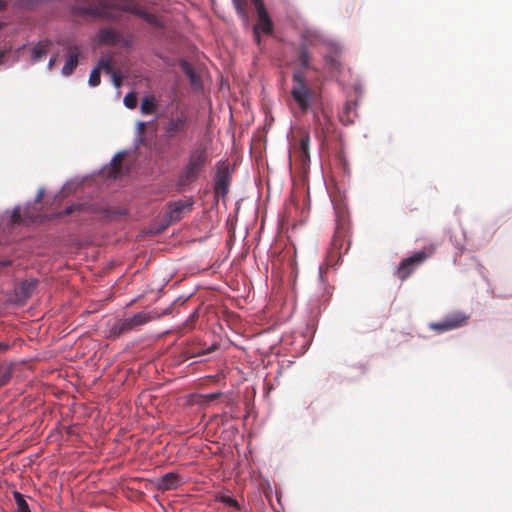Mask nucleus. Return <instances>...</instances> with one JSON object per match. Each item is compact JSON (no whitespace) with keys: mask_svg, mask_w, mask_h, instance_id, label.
<instances>
[{"mask_svg":"<svg viewBox=\"0 0 512 512\" xmlns=\"http://www.w3.org/2000/svg\"><path fill=\"white\" fill-rule=\"evenodd\" d=\"M208 150L203 145L194 147L188 155L183 172L176 182L177 190H185L191 183L196 182L208 163Z\"/></svg>","mask_w":512,"mask_h":512,"instance_id":"f257e3e1","label":"nucleus"},{"mask_svg":"<svg viewBox=\"0 0 512 512\" xmlns=\"http://www.w3.org/2000/svg\"><path fill=\"white\" fill-rule=\"evenodd\" d=\"M291 97L302 112L311 109L315 100V93L308 86L305 74L302 70L297 69L292 73Z\"/></svg>","mask_w":512,"mask_h":512,"instance_id":"f03ea898","label":"nucleus"},{"mask_svg":"<svg viewBox=\"0 0 512 512\" xmlns=\"http://www.w3.org/2000/svg\"><path fill=\"white\" fill-rule=\"evenodd\" d=\"M114 3L115 9L132 14L141 18L146 23L153 25L158 28H162L164 25L162 21L155 15L147 12L143 7H141L137 0H115Z\"/></svg>","mask_w":512,"mask_h":512,"instance_id":"7ed1b4c3","label":"nucleus"},{"mask_svg":"<svg viewBox=\"0 0 512 512\" xmlns=\"http://www.w3.org/2000/svg\"><path fill=\"white\" fill-rule=\"evenodd\" d=\"M468 319L469 315L465 312L454 310L445 314L441 320L429 323L428 327L437 333H443L462 327Z\"/></svg>","mask_w":512,"mask_h":512,"instance_id":"20e7f679","label":"nucleus"},{"mask_svg":"<svg viewBox=\"0 0 512 512\" xmlns=\"http://www.w3.org/2000/svg\"><path fill=\"white\" fill-rule=\"evenodd\" d=\"M189 123V116L185 112H180L176 116H169L164 124L163 139L171 141L175 138H183Z\"/></svg>","mask_w":512,"mask_h":512,"instance_id":"39448f33","label":"nucleus"},{"mask_svg":"<svg viewBox=\"0 0 512 512\" xmlns=\"http://www.w3.org/2000/svg\"><path fill=\"white\" fill-rule=\"evenodd\" d=\"M231 182V170L223 162L216 163V173L214 177V193L215 197L225 198L229 192Z\"/></svg>","mask_w":512,"mask_h":512,"instance_id":"423d86ee","label":"nucleus"},{"mask_svg":"<svg viewBox=\"0 0 512 512\" xmlns=\"http://www.w3.org/2000/svg\"><path fill=\"white\" fill-rule=\"evenodd\" d=\"M426 258V252H414L412 255L401 260L396 267L395 275L402 281L406 280Z\"/></svg>","mask_w":512,"mask_h":512,"instance_id":"0eeeda50","label":"nucleus"},{"mask_svg":"<svg viewBox=\"0 0 512 512\" xmlns=\"http://www.w3.org/2000/svg\"><path fill=\"white\" fill-rule=\"evenodd\" d=\"M328 52L323 56L325 68L331 73H339L341 70L342 45L333 40H327Z\"/></svg>","mask_w":512,"mask_h":512,"instance_id":"6e6552de","label":"nucleus"},{"mask_svg":"<svg viewBox=\"0 0 512 512\" xmlns=\"http://www.w3.org/2000/svg\"><path fill=\"white\" fill-rule=\"evenodd\" d=\"M135 330V327L130 322L128 317L108 321L106 323V337L110 339H117L122 334Z\"/></svg>","mask_w":512,"mask_h":512,"instance_id":"1a4fd4ad","label":"nucleus"},{"mask_svg":"<svg viewBox=\"0 0 512 512\" xmlns=\"http://www.w3.org/2000/svg\"><path fill=\"white\" fill-rule=\"evenodd\" d=\"M154 484L158 490L169 491L182 486L184 484V479L179 473L170 471L158 477Z\"/></svg>","mask_w":512,"mask_h":512,"instance_id":"9d476101","label":"nucleus"},{"mask_svg":"<svg viewBox=\"0 0 512 512\" xmlns=\"http://www.w3.org/2000/svg\"><path fill=\"white\" fill-rule=\"evenodd\" d=\"M192 207V199L188 201L177 200L169 203L163 214L168 218V222L174 223L182 219L183 213L185 211H190Z\"/></svg>","mask_w":512,"mask_h":512,"instance_id":"9b49d317","label":"nucleus"},{"mask_svg":"<svg viewBox=\"0 0 512 512\" xmlns=\"http://www.w3.org/2000/svg\"><path fill=\"white\" fill-rule=\"evenodd\" d=\"M80 50L78 46H74L73 50L66 54V60L61 68V74L64 77L71 76L79 64Z\"/></svg>","mask_w":512,"mask_h":512,"instance_id":"f8f14e48","label":"nucleus"},{"mask_svg":"<svg viewBox=\"0 0 512 512\" xmlns=\"http://www.w3.org/2000/svg\"><path fill=\"white\" fill-rule=\"evenodd\" d=\"M121 39V34L111 27H102L97 32V41L99 45H116Z\"/></svg>","mask_w":512,"mask_h":512,"instance_id":"ddd939ff","label":"nucleus"},{"mask_svg":"<svg viewBox=\"0 0 512 512\" xmlns=\"http://www.w3.org/2000/svg\"><path fill=\"white\" fill-rule=\"evenodd\" d=\"M179 67L188 78L192 87H199L201 85L200 77L189 61L181 58L179 60Z\"/></svg>","mask_w":512,"mask_h":512,"instance_id":"4468645a","label":"nucleus"},{"mask_svg":"<svg viewBox=\"0 0 512 512\" xmlns=\"http://www.w3.org/2000/svg\"><path fill=\"white\" fill-rule=\"evenodd\" d=\"M450 242L459 253L465 250L466 233L465 230L459 225L457 228L450 230Z\"/></svg>","mask_w":512,"mask_h":512,"instance_id":"2eb2a0df","label":"nucleus"},{"mask_svg":"<svg viewBox=\"0 0 512 512\" xmlns=\"http://www.w3.org/2000/svg\"><path fill=\"white\" fill-rule=\"evenodd\" d=\"M37 284L38 280L36 278L22 280L17 293L20 301L27 300L36 289Z\"/></svg>","mask_w":512,"mask_h":512,"instance_id":"dca6fc26","label":"nucleus"},{"mask_svg":"<svg viewBox=\"0 0 512 512\" xmlns=\"http://www.w3.org/2000/svg\"><path fill=\"white\" fill-rule=\"evenodd\" d=\"M45 188L44 187H41L39 188V190L37 191V194L36 196L32 199V200H29L25 203L24 205V208H23V216L24 218L26 219H30V220H33L35 218V208H34V205L36 203H38L44 196L45 194Z\"/></svg>","mask_w":512,"mask_h":512,"instance_id":"f3484780","label":"nucleus"},{"mask_svg":"<svg viewBox=\"0 0 512 512\" xmlns=\"http://www.w3.org/2000/svg\"><path fill=\"white\" fill-rule=\"evenodd\" d=\"M96 8V17L114 22L119 21L120 16L115 11H113V9H115L114 4L102 3L99 7Z\"/></svg>","mask_w":512,"mask_h":512,"instance_id":"a211bd4d","label":"nucleus"},{"mask_svg":"<svg viewBox=\"0 0 512 512\" xmlns=\"http://www.w3.org/2000/svg\"><path fill=\"white\" fill-rule=\"evenodd\" d=\"M52 2L53 0H15L14 5L21 10L36 11Z\"/></svg>","mask_w":512,"mask_h":512,"instance_id":"6ab92c4d","label":"nucleus"},{"mask_svg":"<svg viewBox=\"0 0 512 512\" xmlns=\"http://www.w3.org/2000/svg\"><path fill=\"white\" fill-rule=\"evenodd\" d=\"M51 44L50 40L39 41L35 44L31 50V60L32 62L39 61L43 56H45L48 52L49 45Z\"/></svg>","mask_w":512,"mask_h":512,"instance_id":"aec40b11","label":"nucleus"},{"mask_svg":"<svg viewBox=\"0 0 512 512\" xmlns=\"http://www.w3.org/2000/svg\"><path fill=\"white\" fill-rule=\"evenodd\" d=\"M218 348H219V344L217 342H214L205 349H201L198 351L186 350V351L182 352V357L185 360H188L190 358L202 357V356H205L209 353L216 351Z\"/></svg>","mask_w":512,"mask_h":512,"instance_id":"412c9836","label":"nucleus"},{"mask_svg":"<svg viewBox=\"0 0 512 512\" xmlns=\"http://www.w3.org/2000/svg\"><path fill=\"white\" fill-rule=\"evenodd\" d=\"M215 500L229 508H232L235 510H240V504L238 503L236 498L228 493H225V492L216 493Z\"/></svg>","mask_w":512,"mask_h":512,"instance_id":"4be33fe9","label":"nucleus"},{"mask_svg":"<svg viewBox=\"0 0 512 512\" xmlns=\"http://www.w3.org/2000/svg\"><path fill=\"white\" fill-rule=\"evenodd\" d=\"M130 319V322L133 324L135 329H137L140 326H143L154 319V316L149 312H138L134 315L128 317Z\"/></svg>","mask_w":512,"mask_h":512,"instance_id":"5701e85b","label":"nucleus"},{"mask_svg":"<svg viewBox=\"0 0 512 512\" xmlns=\"http://www.w3.org/2000/svg\"><path fill=\"white\" fill-rule=\"evenodd\" d=\"M96 7L84 6V5H73L70 8V13L73 16H89L96 17Z\"/></svg>","mask_w":512,"mask_h":512,"instance_id":"b1692460","label":"nucleus"},{"mask_svg":"<svg viewBox=\"0 0 512 512\" xmlns=\"http://www.w3.org/2000/svg\"><path fill=\"white\" fill-rule=\"evenodd\" d=\"M156 110V101L153 96H144L141 100L140 111L144 115L154 113Z\"/></svg>","mask_w":512,"mask_h":512,"instance_id":"393cba45","label":"nucleus"},{"mask_svg":"<svg viewBox=\"0 0 512 512\" xmlns=\"http://www.w3.org/2000/svg\"><path fill=\"white\" fill-rule=\"evenodd\" d=\"M13 498L16 504V512H32L25 496L19 491H13Z\"/></svg>","mask_w":512,"mask_h":512,"instance_id":"a878e982","label":"nucleus"},{"mask_svg":"<svg viewBox=\"0 0 512 512\" xmlns=\"http://www.w3.org/2000/svg\"><path fill=\"white\" fill-rule=\"evenodd\" d=\"M298 60L302 68L307 69L310 66V53L306 44H301L299 47Z\"/></svg>","mask_w":512,"mask_h":512,"instance_id":"bb28decb","label":"nucleus"},{"mask_svg":"<svg viewBox=\"0 0 512 512\" xmlns=\"http://www.w3.org/2000/svg\"><path fill=\"white\" fill-rule=\"evenodd\" d=\"M232 4L238 14V16L245 22H248V13L245 9L244 3L242 0H231Z\"/></svg>","mask_w":512,"mask_h":512,"instance_id":"cd10ccee","label":"nucleus"},{"mask_svg":"<svg viewBox=\"0 0 512 512\" xmlns=\"http://www.w3.org/2000/svg\"><path fill=\"white\" fill-rule=\"evenodd\" d=\"M123 104L128 109H134L137 106V94L134 91L126 93L123 98Z\"/></svg>","mask_w":512,"mask_h":512,"instance_id":"c85d7f7f","label":"nucleus"},{"mask_svg":"<svg viewBox=\"0 0 512 512\" xmlns=\"http://www.w3.org/2000/svg\"><path fill=\"white\" fill-rule=\"evenodd\" d=\"M101 82V75L99 71V67H94L90 71L89 78H88V85L90 87H97Z\"/></svg>","mask_w":512,"mask_h":512,"instance_id":"c756f323","label":"nucleus"},{"mask_svg":"<svg viewBox=\"0 0 512 512\" xmlns=\"http://www.w3.org/2000/svg\"><path fill=\"white\" fill-rule=\"evenodd\" d=\"M84 209V205L83 203H72L68 206H66L60 213H59V216H64V215H68V214H71L75 211H83Z\"/></svg>","mask_w":512,"mask_h":512,"instance_id":"7c9ffc66","label":"nucleus"},{"mask_svg":"<svg viewBox=\"0 0 512 512\" xmlns=\"http://www.w3.org/2000/svg\"><path fill=\"white\" fill-rule=\"evenodd\" d=\"M358 106V99L354 101H347L342 110V114H354L356 115V108Z\"/></svg>","mask_w":512,"mask_h":512,"instance_id":"2f4dec72","label":"nucleus"},{"mask_svg":"<svg viewBox=\"0 0 512 512\" xmlns=\"http://www.w3.org/2000/svg\"><path fill=\"white\" fill-rule=\"evenodd\" d=\"M344 242V237L341 235L340 231H336L333 239H332V246L333 249L336 251H340Z\"/></svg>","mask_w":512,"mask_h":512,"instance_id":"473e14b6","label":"nucleus"},{"mask_svg":"<svg viewBox=\"0 0 512 512\" xmlns=\"http://www.w3.org/2000/svg\"><path fill=\"white\" fill-rule=\"evenodd\" d=\"M11 222L14 224H20L22 222L21 206L16 205L11 211Z\"/></svg>","mask_w":512,"mask_h":512,"instance_id":"72a5a7b5","label":"nucleus"},{"mask_svg":"<svg viewBox=\"0 0 512 512\" xmlns=\"http://www.w3.org/2000/svg\"><path fill=\"white\" fill-rule=\"evenodd\" d=\"M171 224H172V222H168V218L163 214L162 217H161L160 222L157 224L155 230L153 231V234L161 233L167 227H169Z\"/></svg>","mask_w":512,"mask_h":512,"instance_id":"f704fd0d","label":"nucleus"},{"mask_svg":"<svg viewBox=\"0 0 512 512\" xmlns=\"http://www.w3.org/2000/svg\"><path fill=\"white\" fill-rule=\"evenodd\" d=\"M95 67H99L100 69H103L105 73L112 72V66L109 59H105L104 57H101Z\"/></svg>","mask_w":512,"mask_h":512,"instance_id":"c9c22d12","label":"nucleus"},{"mask_svg":"<svg viewBox=\"0 0 512 512\" xmlns=\"http://www.w3.org/2000/svg\"><path fill=\"white\" fill-rule=\"evenodd\" d=\"M128 153H129V150H121V151L116 152L107 165L114 166L117 161H119L122 157H124Z\"/></svg>","mask_w":512,"mask_h":512,"instance_id":"e433bc0d","label":"nucleus"},{"mask_svg":"<svg viewBox=\"0 0 512 512\" xmlns=\"http://www.w3.org/2000/svg\"><path fill=\"white\" fill-rule=\"evenodd\" d=\"M111 75L112 83L115 87H119L122 83V75L112 69V72L109 73Z\"/></svg>","mask_w":512,"mask_h":512,"instance_id":"4c0bfd02","label":"nucleus"},{"mask_svg":"<svg viewBox=\"0 0 512 512\" xmlns=\"http://www.w3.org/2000/svg\"><path fill=\"white\" fill-rule=\"evenodd\" d=\"M145 142L144 134L136 133L133 139V150H137L138 147Z\"/></svg>","mask_w":512,"mask_h":512,"instance_id":"58836bf2","label":"nucleus"},{"mask_svg":"<svg viewBox=\"0 0 512 512\" xmlns=\"http://www.w3.org/2000/svg\"><path fill=\"white\" fill-rule=\"evenodd\" d=\"M340 121L342 122L343 125H351L354 123V119L352 117V114H342L340 115Z\"/></svg>","mask_w":512,"mask_h":512,"instance_id":"ea45409f","label":"nucleus"},{"mask_svg":"<svg viewBox=\"0 0 512 512\" xmlns=\"http://www.w3.org/2000/svg\"><path fill=\"white\" fill-rule=\"evenodd\" d=\"M353 90L355 91V93L358 95V97H362L363 93H364V87H363V84L360 82V81H357L353 84Z\"/></svg>","mask_w":512,"mask_h":512,"instance_id":"a19ab883","label":"nucleus"},{"mask_svg":"<svg viewBox=\"0 0 512 512\" xmlns=\"http://www.w3.org/2000/svg\"><path fill=\"white\" fill-rule=\"evenodd\" d=\"M118 43H120V45L124 48H131L133 44L131 39L123 36H121V39H119Z\"/></svg>","mask_w":512,"mask_h":512,"instance_id":"79ce46f5","label":"nucleus"},{"mask_svg":"<svg viewBox=\"0 0 512 512\" xmlns=\"http://www.w3.org/2000/svg\"><path fill=\"white\" fill-rule=\"evenodd\" d=\"M253 30V36H254V42L257 44L258 47L261 48L262 46V38H261V32L256 31V29Z\"/></svg>","mask_w":512,"mask_h":512,"instance_id":"37998d69","label":"nucleus"},{"mask_svg":"<svg viewBox=\"0 0 512 512\" xmlns=\"http://www.w3.org/2000/svg\"><path fill=\"white\" fill-rule=\"evenodd\" d=\"M148 124L145 121H138L136 124V133L143 134L144 127Z\"/></svg>","mask_w":512,"mask_h":512,"instance_id":"c03bdc74","label":"nucleus"},{"mask_svg":"<svg viewBox=\"0 0 512 512\" xmlns=\"http://www.w3.org/2000/svg\"><path fill=\"white\" fill-rule=\"evenodd\" d=\"M74 184L73 180H68L64 183V185L61 187V191L64 190V189H67L68 192L72 191L73 189H75V187H72Z\"/></svg>","mask_w":512,"mask_h":512,"instance_id":"a18cd8bd","label":"nucleus"},{"mask_svg":"<svg viewBox=\"0 0 512 512\" xmlns=\"http://www.w3.org/2000/svg\"><path fill=\"white\" fill-rule=\"evenodd\" d=\"M56 61H57V56L52 55L48 60L47 69L51 70L53 68L54 64L56 63Z\"/></svg>","mask_w":512,"mask_h":512,"instance_id":"49530a36","label":"nucleus"},{"mask_svg":"<svg viewBox=\"0 0 512 512\" xmlns=\"http://www.w3.org/2000/svg\"><path fill=\"white\" fill-rule=\"evenodd\" d=\"M221 395H222L221 392H212V393L206 394V398H208L209 400H215L218 397H220Z\"/></svg>","mask_w":512,"mask_h":512,"instance_id":"de8ad7c7","label":"nucleus"},{"mask_svg":"<svg viewBox=\"0 0 512 512\" xmlns=\"http://www.w3.org/2000/svg\"><path fill=\"white\" fill-rule=\"evenodd\" d=\"M10 377H11V371L10 370H6L4 372V374L2 375V378H1L2 383L7 382L10 379Z\"/></svg>","mask_w":512,"mask_h":512,"instance_id":"09e8293b","label":"nucleus"},{"mask_svg":"<svg viewBox=\"0 0 512 512\" xmlns=\"http://www.w3.org/2000/svg\"><path fill=\"white\" fill-rule=\"evenodd\" d=\"M65 429V432L68 436H75L76 435V432L74 431V428L73 426H66L64 427Z\"/></svg>","mask_w":512,"mask_h":512,"instance_id":"8fccbe9b","label":"nucleus"},{"mask_svg":"<svg viewBox=\"0 0 512 512\" xmlns=\"http://www.w3.org/2000/svg\"><path fill=\"white\" fill-rule=\"evenodd\" d=\"M309 144V137L302 138L300 141L301 148L305 150L308 147Z\"/></svg>","mask_w":512,"mask_h":512,"instance_id":"3c124183","label":"nucleus"},{"mask_svg":"<svg viewBox=\"0 0 512 512\" xmlns=\"http://www.w3.org/2000/svg\"><path fill=\"white\" fill-rule=\"evenodd\" d=\"M11 264H12V261L10 259L0 260V268L8 267Z\"/></svg>","mask_w":512,"mask_h":512,"instance_id":"603ef678","label":"nucleus"},{"mask_svg":"<svg viewBox=\"0 0 512 512\" xmlns=\"http://www.w3.org/2000/svg\"><path fill=\"white\" fill-rule=\"evenodd\" d=\"M10 348V344L7 342H0V351H6Z\"/></svg>","mask_w":512,"mask_h":512,"instance_id":"864d4df0","label":"nucleus"},{"mask_svg":"<svg viewBox=\"0 0 512 512\" xmlns=\"http://www.w3.org/2000/svg\"><path fill=\"white\" fill-rule=\"evenodd\" d=\"M8 7V2L5 0H0V11L5 10Z\"/></svg>","mask_w":512,"mask_h":512,"instance_id":"5fc2aeb1","label":"nucleus"},{"mask_svg":"<svg viewBox=\"0 0 512 512\" xmlns=\"http://www.w3.org/2000/svg\"><path fill=\"white\" fill-rule=\"evenodd\" d=\"M318 278H319V281L322 283L324 281L323 279V269L321 266L318 267Z\"/></svg>","mask_w":512,"mask_h":512,"instance_id":"6e6d98bb","label":"nucleus"},{"mask_svg":"<svg viewBox=\"0 0 512 512\" xmlns=\"http://www.w3.org/2000/svg\"><path fill=\"white\" fill-rule=\"evenodd\" d=\"M5 61V51L0 52V65H2Z\"/></svg>","mask_w":512,"mask_h":512,"instance_id":"4d7b16f0","label":"nucleus"},{"mask_svg":"<svg viewBox=\"0 0 512 512\" xmlns=\"http://www.w3.org/2000/svg\"><path fill=\"white\" fill-rule=\"evenodd\" d=\"M189 297H190V296H187V297H185V298L178 297L175 301H179V300H181V303L183 304V303H185V302L187 301V299H188Z\"/></svg>","mask_w":512,"mask_h":512,"instance_id":"13d9d810","label":"nucleus"},{"mask_svg":"<svg viewBox=\"0 0 512 512\" xmlns=\"http://www.w3.org/2000/svg\"><path fill=\"white\" fill-rule=\"evenodd\" d=\"M84 179H85V178H83V179L79 180V181L76 183V186H77V185H80V184L83 182V180H84Z\"/></svg>","mask_w":512,"mask_h":512,"instance_id":"bf43d9fd","label":"nucleus"},{"mask_svg":"<svg viewBox=\"0 0 512 512\" xmlns=\"http://www.w3.org/2000/svg\"><path fill=\"white\" fill-rule=\"evenodd\" d=\"M349 249H350V242L348 243V246H347L345 252H347Z\"/></svg>","mask_w":512,"mask_h":512,"instance_id":"052dcab7","label":"nucleus"},{"mask_svg":"<svg viewBox=\"0 0 512 512\" xmlns=\"http://www.w3.org/2000/svg\"><path fill=\"white\" fill-rule=\"evenodd\" d=\"M341 261H342V256H341V255H339V257H338V262H341Z\"/></svg>","mask_w":512,"mask_h":512,"instance_id":"680f3d73","label":"nucleus"},{"mask_svg":"<svg viewBox=\"0 0 512 512\" xmlns=\"http://www.w3.org/2000/svg\"><path fill=\"white\" fill-rule=\"evenodd\" d=\"M4 24L0 22V30L3 28Z\"/></svg>","mask_w":512,"mask_h":512,"instance_id":"e2e57ef3","label":"nucleus"}]
</instances>
